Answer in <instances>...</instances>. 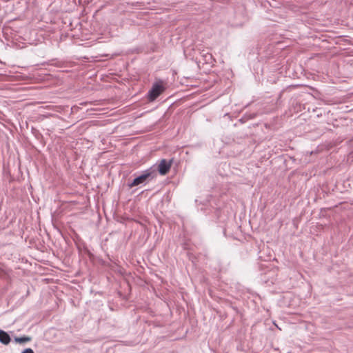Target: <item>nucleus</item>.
<instances>
[{"label":"nucleus","mask_w":353,"mask_h":353,"mask_svg":"<svg viewBox=\"0 0 353 353\" xmlns=\"http://www.w3.org/2000/svg\"><path fill=\"white\" fill-rule=\"evenodd\" d=\"M157 176L154 169L150 168L143 171L141 174L137 175L131 182L128 183V187L132 188L134 186L145 185L152 181Z\"/></svg>","instance_id":"obj_1"},{"label":"nucleus","mask_w":353,"mask_h":353,"mask_svg":"<svg viewBox=\"0 0 353 353\" xmlns=\"http://www.w3.org/2000/svg\"><path fill=\"white\" fill-rule=\"evenodd\" d=\"M165 90V87L160 82L154 83L148 91V98L150 101H154Z\"/></svg>","instance_id":"obj_2"},{"label":"nucleus","mask_w":353,"mask_h":353,"mask_svg":"<svg viewBox=\"0 0 353 353\" xmlns=\"http://www.w3.org/2000/svg\"><path fill=\"white\" fill-rule=\"evenodd\" d=\"M172 161H167L166 159H162L158 166V170L161 175L166 174L171 167Z\"/></svg>","instance_id":"obj_3"},{"label":"nucleus","mask_w":353,"mask_h":353,"mask_svg":"<svg viewBox=\"0 0 353 353\" xmlns=\"http://www.w3.org/2000/svg\"><path fill=\"white\" fill-rule=\"evenodd\" d=\"M0 342L4 345H8L10 342L9 334L1 330H0Z\"/></svg>","instance_id":"obj_4"},{"label":"nucleus","mask_w":353,"mask_h":353,"mask_svg":"<svg viewBox=\"0 0 353 353\" xmlns=\"http://www.w3.org/2000/svg\"><path fill=\"white\" fill-rule=\"evenodd\" d=\"M30 341H31V338L29 336H24L22 337H15L14 338V341L18 343H24L26 342H29Z\"/></svg>","instance_id":"obj_5"},{"label":"nucleus","mask_w":353,"mask_h":353,"mask_svg":"<svg viewBox=\"0 0 353 353\" xmlns=\"http://www.w3.org/2000/svg\"><path fill=\"white\" fill-rule=\"evenodd\" d=\"M22 353H34V351L31 348H27Z\"/></svg>","instance_id":"obj_6"}]
</instances>
